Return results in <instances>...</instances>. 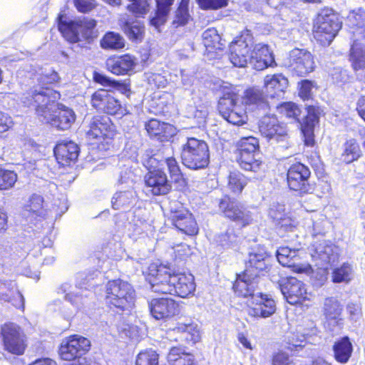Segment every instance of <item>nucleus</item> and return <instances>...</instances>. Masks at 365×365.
I'll return each mask as SVG.
<instances>
[{
    "instance_id": "ddd939ff",
    "label": "nucleus",
    "mask_w": 365,
    "mask_h": 365,
    "mask_svg": "<svg viewBox=\"0 0 365 365\" xmlns=\"http://www.w3.org/2000/svg\"><path fill=\"white\" fill-rule=\"evenodd\" d=\"M91 347L90 341L80 335H72L64 339L59 348V354L62 359L66 361L81 359Z\"/></svg>"
},
{
    "instance_id": "864d4df0",
    "label": "nucleus",
    "mask_w": 365,
    "mask_h": 365,
    "mask_svg": "<svg viewBox=\"0 0 365 365\" xmlns=\"http://www.w3.org/2000/svg\"><path fill=\"white\" fill-rule=\"evenodd\" d=\"M190 15L188 14V0H182L180 6L175 11V19L173 24L176 27L187 24Z\"/></svg>"
},
{
    "instance_id": "393cba45",
    "label": "nucleus",
    "mask_w": 365,
    "mask_h": 365,
    "mask_svg": "<svg viewBox=\"0 0 365 365\" xmlns=\"http://www.w3.org/2000/svg\"><path fill=\"white\" fill-rule=\"evenodd\" d=\"M145 183L154 195H166L171 189L165 173L160 169L149 171L145 176Z\"/></svg>"
},
{
    "instance_id": "e2e57ef3",
    "label": "nucleus",
    "mask_w": 365,
    "mask_h": 365,
    "mask_svg": "<svg viewBox=\"0 0 365 365\" xmlns=\"http://www.w3.org/2000/svg\"><path fill=\"white\" fill-rule=\"evenodd\" d=\"M48 73L46 74H38L36 76V79L38 81V84L37 86H34L32 88H31L29 91L26 92L25 93H28L30 92H32L34 90H37V91H46L47 89L52 91V93L51 94V99H53L52 96L54 95L53 91L52 89H50L48 86L50 83L48 82Z\"/></svg>"
},
{
    "instance_id": "412c9836",
    "label": "nucleus",
    "mask_w": 365,
    "mask_h": 365,
    "mask_svg": "<svg viewBox=\"0 0 365 365\" xmlns=\"http://www.w3.org/2000/svg\"><path fill=\"white\" fill-rule=\"evenodd\" d=\"M172 224L180 231L187 235L193 236L198 232V226L192 215L183 208L171 210L169 217Z\"/></svg>"
},
{
    "instance_id": "5701e85b",
    "label": "nucleus",
    "mask_w": 365,
    "mask_h": 365,
    "mask_svg": "<svg viewBox=\"0 0 365 365\" xmlns=\"http://www.w3.org/2000/svg\"><path fill=\"white\" fill-rule=\"evenodd\" d=\"M87 135L89 139L112 138L113 130L109 117L106 115L93 117L90 122Z\"/></svg>"
},
{
    "instance_id": "a19ab883",
    "label": "nucleus",
    "mask_w": 365,
    "mask_h": 365,
    "mask_svg": "<svg viewBox=\"0 0 365 365\" xmlns=\"http://www.w3.org/2000/svg\"><path fill=\"white\" fill-rule=\"evenodd\" d=\"M245 104L256 106L258 109L265 110L268 107L265 95L259 88H252L245 92L244 98Z\"/></svg>"
},
{
    "instance_id": "79ce46f5",
    "label": "nucleus",
    "mask_w": 365,
    "mask_h": 365,
    "mask_svg": "<svg viewBox=\"0 0 365 365\" xmlns=\"http://www.w3.org/2000/svg\"><path fill=\"white\" fill-rule=\"evenodd\" d=\"M173 330L178 333L185 334V339L192 341L193 343L198 341L200 338L197 325L192 323L191 320L178 322L177 325L173 329Z\"/></svg>"
},
{
    "instance_id": "58836bf2",
    "label": "nucleus",
    "mask_w": 365,
    "mask_h": 365,
    "mask_svg": "<svg viewBox=\"0 0 365 365\" xmlns=\"http://www.w3.org/2000/svg\"><path fill=\"white\" fill-rule=\"evenodd\" d=\"M167 358L170 365H196L193 356L181 347H172Z\"/></svg>"
},
{
    "instance_id": "c9c22d12",
    "label": "nucleus",
    "mask_w": 365,
    "mask_h": 365,
    "mask_svg": "<svg viewBox=\"0 0 365 365\" xmlns=\"http://www.w3.org/2000/svg\"><path fill=\"white\" fill-rule=\"evenodd\" d=\"M334 356L341 364L346 363L353 352V346L348 336L336 341L333 345Z\"/></svg>"
},
{
    "instance_id": "338daca9",
    "label": "nucleus",
    "mask_w": 365,
    "mask_h": 365,
    "mask_svg": "<svg viewBox=\"0 0 365 365\" xmlns=\"http://www.w3.org/2000/svg\"><path fill=\"white\" fill-rule=\"evenodd\" d=\"M314 88V83L308 80H304L301 82L299 95L304 99L307 100L312 96V91Z\"/></svg>"
},
{
    "instance_id": "c85d7f7f",
    "label": "nucleus",
    "mask_w": 365,
    "mask_h": 365,
    "mask_svg": "<svg viewBox=\"0 0 365 365\" xmlns=\"http://www.w3.org/2000/svg\"><path fill=\"white\" fill-rule=\"evenodd\" d=\"M349 61L356 75L365 81V46L358 38L351 45Z\"/></svg>"
},
{
    "instance_id": "09e8293b",
    "label": "nucleus",
    "mask_w": 365,
    "mask_h": 365,
    "mask_svg": "<svg viewBox=\"0 0 365 365\" xmlns=\"http://www.w3.org/2000/svg\"><path fill=\"white\" fill-rule=\"evenodd\" d=\"M159 355L152 349L140 351L136 356L135 365H159Z\"/></svg>"
},
{
    "instance_id": "c03bdc74",
    "label": "nucleus",
    "mask_w": 365,
    "mask_h": 365,
    "mask_svg": "<svg viewBox=\"0 0 365 365\" xmlns=\"http://www.w3.org/2000/svg\"><path fill=\"white\" fill-rule=\"evenodd\" d=\"M11 289L8 292H0V299L4 302H10L11 304L18 308H24V299L23 295L17 289L15 284H11Z\"/></svg>"
},
{
    "instance_id": "a878e982",
    "label": "nucleus",
    "mask_w": 365,
    "mask_h": 365,
    "mask_svg": "<svg viewBox=\"0 0 365 365\" xmlns=\"http://www.w3.org/2000/svg\"><path fill=\"white\" fill-rule=\"evenodd\" d=\"M312 257L314 260L320 262L319 266L327 269L326 265L331 264L338 260L339 249L334 245L323 241L315 246Z\"/></svg>"
},
{
    "instance_id": "72a5a7b5",
    "label": "nucleus",
    "mask_w": 365,
    "mask_h": 365,
    "mask_svg": "<svg viewBox=\"0 0 365 365\" xmlns=\"http://www.w3.org/2000/svg\"><path fill=\"white\" fill-rule=\"evenodd\" d=\"M28 217L44 219L48 215L49 210L44 202L43 197L38 194H33L25 206Z\"/></svg>"
},
{
    "instance_id": "6e6d98bb",
    "label": "nucleus",
    "mask_w": 365,
    "mask_h": 365,
    "mask_svg": "<svg viewBox=\"0 0 365 365\" xmlns=\"http://www.w3.org/2000/svg\"><path fill=\"white\" fill-rule=\"evenodd\" d=\"M17 180V174L11 170L0 168V190L12 187Z\"/></svg>"
},
{
    "instance_id": "9d476101",
    "label": "nucleus",
    "mask_w": 365,
    "mask_h": 365,
    "mask_svg": "<svg viewBox=\"0 0 365 365\" xmlns=\"http://www.w3.org/2000/svg\"><path fill=\"white\" fill-rule=\"evenodd\" d=\"M0 336L5 351L14 355H22L27 346L26 336L16 324L7 322L1 326Z\"/></svg>"
},
{
    "instance_id": "f704fd0d",
    "label": "nucleus",
    "mask_w": 365,
    "mask_h": 365,
    "mask_svg": "<svg viewBox=\"0 0 365 365\" xmlns=\"http://www.w3.org/2000/svg\"><path fill=\"white\" fill-rule=\"evenodd\" d=\"M349 26L351 28L353 40L365 38V11H354L348 16Z\"/></svg>"
},
{
    "instance_id": "49530a36",
    "label": "nucleus",
    "mask_w": 365,
    "mask_h": 365,
    "mask_svg": "<svg viewBox=\"0 0 365 365\" xmlns=\"http://www.w3.org/2000/svg\"><path fill=\"white\" fill-rule=\"evenodd\" d=\"M202 43L207 50L221 49V38L215 28H209L202 34Z\"/></svg>"
},
{
    "instance_id": "052dcab7",
    "label": "nucleus",
    "mask_w": 365,
    "mask_h": 365,
    "mask_svg": "<svg viewBox=\"0 0 365 365\" xmlns=\"http://www.w3.org/2000/svg\"><path fill=\"white\" fill-rule=\"evenodd\" d=\"M88 292L86 289L81 290V293L77 291H72L69 293H66L65 298L73 304L76 305L78 309H80L85 303V298L88 297Z\"/></svg>"
},
{
    "instance_id": "9b49d317",
    "label": "nucleus",
    "mask_w": 365,
    "mask_h": 365,
    "mask_svg": "<svg viewBox=\"0 0 365 365\" xmlns=\"http://www.w3.org/2000/svg\"><path fill=\"white\" fill-rule=\"evenodd\" d=\"M284 66L299 76H304L315 68L313 55L304 49L294 48L284 61Z\"/></svg>"
},
{
    "instance_id": "f257e3e1",
    "label": "nucleus",
    "mask_w": 365,
    "mask_h": 365,
    "mask_svg": "<svg viewBox=\"0 0 365 365\" xmlns=\"http://www.w3.org/2000/svg\"><path fill=\"white\" fill-rule=\"evenodd\" d=\"M52 91H37L34 90L28 93H23L20 98L21 103L26 107H34L36 115L42 123L51 124L58 130L69 129L76 120L74 111L63 104H57L55 109L56 96L51 99Z\"/></svg>"
},
{
    "instance_id": "4d7b16f0",
    "label": "nucleus",
    "mask_w": 365,
    "mask_h": 365,
    "mask_svg": "<svg viewBox=\"0 0 365 365\" xmlns=\"http://www.w3.org/2000/svg\"><path fill=\"white\" fill-rule=\"evenodd\" d=\"M319 121V110L314 107L309 106L307 110V115L301 123V130H314L315 125Z\"/></svg>"
},
{
    "instance_id": "13d9d810",
    "label": "nucleus",
    "mask_w": 365,
    "mask_h": 365,
    "mask_svg": "<svg viewBox=\"0 0 365 365\" xmlns=\"http://www.w3.org/2000/svg\"><path fill=\"white\" fill-rule=\"evenodd\" d=\"M319 121V110L314 107L309 106L307 110V115L301 123V130H314L315 125Z\"/></svg>"
},
{
    "instance_id": "b1692460",
    "label": "nucleus",
    "mask_w": 365,
    "mask_h": 365,
    "mask_svg": "<svg viewBox=\"0 0 365 365\" xmlns=\"http://www.w3.org/2000/svg\"><path fill=\"white\" fill-rule=\"evenodd\" d=\"M149 309L155 319H165L178 312V304L170 298L153 299L149 302Z\"/></svg>"
},
{
    "instance_id": "a18cd8bd",
    "label": "nucleus",
    "mask_w": 365,
    "mask_h": 365,
    "mask_svg": "<svg viewBox=\"0 0 365 365\" xmlns=\"http://www.w3.org/2000/svg\"><path fill=\"white\" fill-rule=\"evenodd\" d=\"M101 46L105 49L118 50L124 47L125 41L119 34L110 31L101 39Z\"/></svg>"
},
{
    "instance_id": "1a4fd4ad",
    "label": "nucleus",
    "mask_w": 365,
    "mask_h": 365,
    "mask_svg": "<svg viewBox=\"0 0 365 365\" xmlns=\"http://www.w3.org/2000/svg\"><path fill=\"white\" fill-rule=\"evenodd\" d=\"M259 130L262 135L267 138L272 144H278L282 149L292 147V141L285 126L280 124L274 115H264L259 123Z\"/></svg>"
},
{
    "instance_id": "680f3d73",
    "label": "nucleus",
    "mask_w": 365,
    "mask_h": 365,
    "mask_svg": "<svg viewBox=\"0 0 365 365\" xmlns=\"http://www.w3.org/2000/svg\"><path fill=\"white\" fill-rule=\"evenodd\" d=\"M165 162L168 166L170 178L174 181L178 182L182 178V173L176 160L174 158H168Z\"/></svg>"
},
{
    "instance_id": "aec40b11",
    "label": "nucleus",
    "mask_w": 365,
    "mask_h": 365,
    "mask_svg": "<svg viewBox=\"0 0 365 365\" xmlns=\"http://www.w3.org/2000/svg\"><path fill=\"white\" fill-rule=\"evenodd\" d=\"M303 253L300 250L282 247L277 251V258L282 266L291 267L295 272H306L310 267L308 264L301 263V255Z\"/></svg>"
},
{
    "instance_id": "4468645a",
    "label": "nucleus",
    "mask_w": 365,
    "mask_h": 365,
    "mask_svg": "<svg viewBox=\"0 0 365 365\" xmlns=\"http://www.w3.org/2000/svg\"><path fill=\"white\" fill-rule=\"evenodd\" d=\"M311 171L309 168L301 163L290 166L287 171V184L289 187L299 194H306L311 191L309 182Z\"/></svg>"
},
{
    "instance_id": "0eeeda50",
    "label": "nucleus",
    "mask_w": 365,
    "mask_h": 365,
    "mask_svg": "<svg viewBox=\"0 0 365 365\" xmlns=\"http://www.w3.org/2000/svg\"><path fill=\"white\" fill-rule=\"evenodd\" d=\"M222 117L233 125H242L247 120L246 111L240 96L232 91L224 93L218 101Z\"/></svg>"
},
{
    "instance_id": "cd10ccee",
    "label": "nucleus",
    "mask_w": 365,
    "mask_h": 365,
    "mask_svg": "<svg viewBox=\"0 0 365 365\" xmlns=\"http://www.w3.org/2000/svg\"><path fill=\"white\" fill-rule=\"evenodd\" d=\"M274 63L272 53L266 44L257 43L251 53V65L256 70H263Z\"/></svg>"
},
{
    "instance_id": "69168bd1",
    "label": "nucleus",
    "mask_w": 365,
    "mask_h": 365,
    "mask_svg": "<svg viewBox=\"0 0 365 365\" xmlns=\"http://www.w3.org/2000/svg\"><path fill=\"white\" fill-rule=\"evenodd\" d=\"M142 163L143 165L150 171L159 165V160L156 155H151L150 152H146L142 157Z\"/></svg>"
},
{
    "instance_id": "6e6552de",
    "label": "nucleus",
    "mask_w": 365,
    "mask_h": 365,
    "mask_svg": "<svg viewBox=\"0 0 365 365\" xmlns=\"http://www.w3.org/2000/svg\"><path fill=\"white\" fill-rule=\"evenodd\" d=\"M341 28V22L331 9H324L314 25V38L323 46H329Z\"/></svg>"
},
{
    "instance_id": "473e14b6",
    "label": "nucleus",
    "mask_w": 365,
    "mask_h": 365,
    "mask_svg": "<svg viewBox=\"0 0 365 365\" xmlns=\"http://www.w3.org/2000/svg\"><path fill=\"white\" fill-rule=\"evenodd\" d=\"M268 215L276 225L285 231H292V220L287 216L284 205L279 202H272L269 208Z\"/></svg>"
},
{
    "instance_id": "603ef678",
    "label": "nucleus",
    "mask_w": 365,
    "mask_h": 365,
    "mask_svg": "<svg viewBox=\"0 0 365 365\" xmlns=\"http://www.w3.org/2000/svg\"><path fill=\"white\" fill-rule=\"evenodd\" d=\"M353 268L348 263L343 264L339 268L333 271V282L336 283L348 282L351 279Z\"/></svg>"
},
{
    "instance_id": "2eb2a0df",
    "label": "nucleus",
    "mask_w": 365,
    "mask_h": 365,
    "mask_svg": "<svg viewBox=\"0 0 365 365\" xmlns=\"http://www.w3.org/2000/svg\"><path fill=\"white\" fill-rule=\"evenodd\" d=\"M343 305L335 298H327L324 303V314L325 316V327L329 331L338 333L344 323L342 317Z\"/></svg>"
},
{
    "instance_id": "423d86ee",
    "label": "nucleus",
    "mask_w": 365,
    "mask_h": 365,
    "mask_svg": "<svg viewBox=\"0 0 365 365\" xmlns=\"http://www.w3.org/2000/svg\"><path fill=\"white\" fill-rule=\"evenodd\" d=\"M63 15L58 16V30L63 37L71 43L81 39L88 40L93 38V30L96 26L94 19L83 17L75 21H67Z\"/></svg>"
},
{
    "instance_id": "f3484780",
    "label": "nucleus",
    "mask_w": 365,
    "mask_h": 365,
    "mask_svg": "<svg viewBox=\"0 0 365 365\" xmlns=\"http://www.w3.org/2000/svg\"><path fill=\"white\" fill-rule=\"evenodd\" d=\"M275 310L276 304L272 299L257 292V295L249 300L247 312L252 317L267 318L272 315Z\"/></svg>"
},
{
    "instance_id": "2f4dec72",
    "label": "nucleus",
    "mask_w": 365,
    "mask_h": 365,
    "mask_svg": "<svg viewBox=\"0 0 365 365\" xmlns=\"http://www.w3.org/2000/svg\"><path fill=\"white\" fill-rule=\"evenodd\" d=\"M268 265L269 256L266 250L262 247H259L250 253L245 269H251V272H255L259 276L260 272L268 268Z\"/></svg>"
},
{
    "instance_id": "6ab92c4d",
    "label": "nucleus",
    "mask_w": 365,
    "mask_h": 365,
    "mask_svg": "<svg viewBox=\"0 0 365 365\" xmlns=\"http://www.w3.org/2000/svg\"><path fill=\"white\" fill-rule=\"evenodd\" d=\"M279 287L284 297L291 304L300 303L307 297L304 284L295 277L282 279L279 283Z\"/></svg>"
},
{
    "instance_id": "8fccbe9b",
    "label": "nucleus",
    "mask_w": 365,
    "mask_h": 365,
    "mask_svg": "<svg viewBox=\"0 0 365 365\" xmlns=\"http://www.w3.org/2000/svg\"><path fill=\"white\" fill-rule=\"evenodd\" d=\"M277 112L285 118L299 120L301 110L294 103L286 102L277 106Z\"/></svg>"
},
{
    "instance_id": "dca6fc26",
    "label": "nucleus",
    "mask_w": 365,
    "mask_h": 365,
    "mask_svg": "<svg viewBox=\"0 0 365 365\" xmlns=\"http://www.w3.org/2000/svg\"><path fill=\"white\" fill-rule=\"evenodd\" d=\"M91 104L96 110L110 115H123L125 111L120 102L105 89H99L92 95Z\"/></svg>"
},
{
    "instance_id": "f8f14e48",
    "label": "nucleus",
    "mask_w": 365,
    "mask_h": 365,
    "mask_svg": "<svg viewBox=\"0 0 365 365\" xmlns=\"http://www.w3.org/2000/svg\"><path fill=\"white\" fill-rule=\"evenodd\" d=\"M219 210L223 215L237 222L242 226L250 224L252 221V215L250 211L237 200L225 195L219 200Z\"/></svg>"
},
{
    "instance_id": "bb28decb",
    "label": "nucleus",
    "mask_w": 365,
    "mask_h": 365,
    "mask_svg": "<svg viewBox=\"0 0 365 365\" xmlns=\"http://www.w3.org/2000/svg\"><path fill=\"white\" fill-rule=\"evenodd\" d=\"M136 65L137 59L129 54L110 58L106 61L108 70L115 75L128 74Z\"/></svg>"
},
{
    "instance_id": "4c0bfd02",
    "label": "nucleus",
    "mask_w": 365,
    "mask_h": 365,
    "mask_svg": "<svg viewBox=\"0 0 365 365\" xmlns=\"http://www.w3.org/2000/svg\"><path fill=\"white\" fill-rule=\"evenodd\" d=\"M120 26L126 36L132 41H141L145 33V26L139 20L131 21L121 19Z\"/></svg>"
},
{
    "instance_id": "0e129e2a",
    "label": "nucleus",
    "mask_w": 365,
    "mask_h": 365,
    "mask_svg": "<svg viewBox=\"0 0 365 365\" xmlns=\"http://www.w3.org/2000/svg\"><path fill=\"white\" fill-rule=\"evenodd\" d=\"M201 9L216 10L227 4V0H197Z\"/></svg>"
},
{
    "instance_id": "7c9ffc66",
    "label": "nucleus",
    "mask_w": 365,
    "mask_h": 365,
    "mask_svg": "<svg viewBox=\"0 0 365 365\" xmlns=\"http://www.w3.org/2000/svg\"><path fill=\"white\" fill-rule=\"evenodd\" d=\"M288 80L282 74L267 75L264 78L267 96L270 98L281 97L288 87Z\"/></svg>"
},
{
    "instance_id": "a211bd4d",
    "label": "nucleus",
    "mask_w": 365,
    "mask_h": 365,
    "mask_svg": "<svg viewBox=\"0 0 365 365\" xmlns=\"http://www.w3.org/2000/svg\"><path fill=\"white\" fill-rule=\"evenodd\" d=\"M250 270L245 269L242 274H237L233 284V290L240 297L253 298L257 295L255 292L259 276L255 272H251Z\"/></svg>"
},
{
    "instance_id": "de8ad7c7",
    "label": "nucleus",
    "mask_w": 365,
    "mask_h": 365,
    "mask_svg": "<svg viewBox=\"0 0 365 365\" xmlns=\"http://www.w3.org/2000/svg\"><path fill=\"white\" fill-rule=\"evenodd\" d=\"M247 183V180L240 172L230 173L228 179V187L234 193H240Z\"/></svg>"
},
{
    "instance_id": "5fc2aeb1",
    "label": "nucleus",
    "mask_w": 365,
    "mask_h": 365,
    "mask_svg": "<svg viewBox=\"0 0 365 365\" xmlns=\"http://www.w3.org/2000/svg\"><path fill=\"white\" fill-rule=\"evenodd\" d=\"M215 240L218 245L227 248L237 242V236L232 228H229L225 232L216 235Z\"/></svg>"
},
{
    "instance_id": "e433bc0d",
    "label": "nucleus",
    "mask_w": 365,
    "mask_h": 365,
    "mask_svg": "<svg viewBox=\"0 0 365 365\" xmlns=\"http://www.w3.org/2000/svg\"><path fill=\"white\" fill-rule=\"evenodd\" d=\"M136 194L133 190L116 192L111 200L112 207L115 210H127L132 207L136 202Z\"/></svg>"
},
{
    "instance_id": "f03ea898",
    "label": "nucleus",
    "mask_w": 365,
    "mask_h": 365,
    "mask_svg": "<svg viewBox=\"0 0 365 365\" xmlns=\"http://www.w3.org/2000/svg\"><path fill=\"white\" fill-rule=\"evenodd\" d=\"M147 280L152 291L156 293L175 294L184 298L195 289L194 277L191 274H171L167 267L156 264L148 267Z\"/></svg>"
},
{
    "instance_id": "7ed1b4c3",
    "label": "nucleus",
    "mask_w": 365,
    "mask_h": 365,
    "mask_svg": "<svg viewBox=\"0 0 365 365\" xmlns=\"http://www.w3.org/2000/svg\"><path fill=\"white\" fill-rule=\"evenodd\" d=\"M182 162L191 170L204 169L210 163V150L207 143L196 138H187L182 145Z\"/></svg>"
},
{
    "instance_id": "3c124183",
    "label": "nucleus",
    "mask_w": 365,
    "mask_h": 365,
    "mask_svg": "<svg viewBox=\"0 0 365 365\" xmlns=\"http://www.w3.org/2000/svg\"><path fill=\"white\" fill-rule=\"evenodd\" d=\"M145 129L150 136H161L168 129H171V126L157 119H151L145 123Z\"/></svg>"
},
{
    "instance_id": "37998d69",
    "label": "nucleus",
    "mask_w": 365,
    "mask_h": 365,
    "mask_svg": "<svg viewBox=\"0 0 365 365\" xmlns=\"http://www.w3.org/2000/svg\"><path fill=\"white\" fill-rule=\"evenodd\" d=\"M361 150L355 139L346 140L343 145L341 160L346 163H351L358 160L361 155Z\"/></svg>"
},
{
    "instance_id": "20e7f679",
    "label": "nucleus",
    "mask_w": 365,
    "mask_h": 365,
    "mask_svg": "<svg viewBox=\"0 0 365 365\" xmlns=\"http://www.w3.org/2000/svg\"><path fill=\"white\" fill-rule=\"evenodd\" d=\"M237 163L245 171L258 173L264 170L259 153V140L253 136L242 138L237 142Z\"/></svg>"
},
{
    "instance_id": "39448f33",
    "label": "nucleus",
    "mask_w": 365,
    "mask_h": 365,
    "mask_svg": "<svg viewBox=\"0 0 365 365\" xmlns=\"http://www.w3.org/2000/svg\"><path fill=\"white\" fill-rule=\"evenodd\" d=\"M135 291L132 286L121 279L109 281L106 285V302L110 308L128 310L134 304Z\"/></svg>"
},
{
    "instance_id": "bf43d9fd",
    "label": "nucleus",
    "mask_w": 365,
    "mask_h": 365,
    "mask_svg": "<svg viewBox=\"0 0 365 365\" xmlns=\"http://www.w3.org/2000/svg\"><path fill=\"white\" fill-rule=\"evenodd\" d=\"M131 3L128 5V9L137 16L145 14L149 9L148 0H129Z\"/></svg>"
},
{
    "instance_id": "774afa93",
    "label": "nucleus",
    "mask_w": 365,
    "mask_h": 365,
    "mask_svg": "<svg viewBox=\"0 0 365 365\" xmlns=\"http://www.w3.org/2000/svg\"><path fill=\"white\" fill-rule=\"evenodd\" d=\"M76 9L83 13L91 11L95 5V0H73Z\"/></svg>"
},
{
    "instance_id": "c756f323",
    "label": "nucleus",
    "mask_w": 365,
    "mask_h": 365,
    "mask_svg": "<svg viewBox=\"0 0 365 365\" xmlns=\"http://www.w3.org/2000/svg\"><path fill=\"white\" fill-rule=\"evenodd\" d=\"M53 151L58 163L65 166L78 158L79 148L72 141H62L56 145Z\"/></svg>"
},
{
    "instance_id": "ea45409f",
    "label": "nucleus",
    "mask_w": 365,
    "mask_h": 365,
    "mask_svg": "<svg viewBox=\"0 0 365 365\" xmlns=\"http://www.w3.org/2000/svg\"><path fill=\"white\" fill-rule=\"evenodd\" d=\"M173 1L174 0H156L157 11L155 16L150 19V24L155 29H158L166 21Z\"/></svg>"
},
{
    "instance_id": "4be33fe9",
    "label": "nucleus",
    "mask_w": 365,
    "mask_h": 365,
    "mask_svg": "<svg viewBox=\"0 0 365 365\" xmlns=\"http://www.w3.org/2000/svg\"><path fill=\"white\" fill-rule=\"evenodd\" d=\"M252 45L246 39L240 37L231 43L230 46V61L236 67H245L250 63L251 64Z\"/></svg>"
}]
</instances>
